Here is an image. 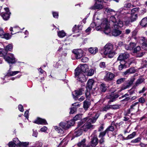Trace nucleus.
Masks as SVG:
<instances>
[{"mask_svg":"<svg viewBox=\"0 0 147 147\" xmlns=\"http://www.w3.org/2000/svg\"><path fill=\"white\" fill-rule=\"evenodd\" d=\"M94 21L95 22H92L90 24L91 27L94 28L96 26L95 29L97 31L104 29V32L105 34L111 35L109 23L106 18H103L101 20L97 18Z\"/></svg>","mask_w":147,"mask_h":147,"instance_id":"1","label":"nucleus"},{"mask_svg":"<svg viewBox=\"0 0 147 147\" xmlns=\"http://www.w3.org/2000/svg\"><path fill=\"white\" fill-rule=\"evenodd\" d=\"M90 115H92V114L89 113L88 117L84 118L83 119L81 120L80 122L78 123V128L80 127L82 124L84 123L86 121H87L86 123L81 127V128L83 130V131H86L89 129H91L94 128V126L91 124V123H94L98 118L99 115L98 114H96L94 117L92 118H89V117L90 116Z\"/></svg>","mask_w":147,"mask_h":147,"instance_id":"2","label":"nucleus"},{"mask_svg":"<svg viewBox=\"0 0 147 147\" xmlns=\"http://www.w3.org/2000/svg\"><path fill=\"white\" fill-rule=\"evenodd\" d=\"M103 53L109 58L113 57L115 54L113 45L110 43L107 44L104 47Z\"/></svg>","mask_w":147,"mask_h":147,"instance_id":"3","label":"nucleus"},{"mask_svg":"<svg viewBox=\"0 0 147 147\" xmlns=\"http://www.w3.org/2000/svg\"><path fill=\"white\" fill-rule=\"evenodd\" d=\"M128 13L127 12H124L123 14L124 21L127 26L131 22L136 21L138 17V14H131L130 17H128L127 15Z\"/></svg>","mask_w":147,"mask_h":147,"instance_id":"4","label":"nucleus"},{"mask_svg":"<svg viewBox=\"0 0 147 147\" xmlns=\"http://www.w3.org/2000/svg\"><path fill=\"white\" fill-rule=\"evenodd\" d=\"M78 69L75 70V77L77 80L81 82H85L86 79L85 75L82 72L78 71Z\"/></svg>","mask_w":147,"mask_h":147,"instance_id":"5","label":"nucleus"},{"mask_svg":"<svg viewBox=\"0 0 147 147\" xmlns=\"http://www.w3.org/2000/svg\"><path fill=\"white\" fill-rule=\"evenodd\" d=\"M74 124V120H70L69 121L61 122L59 123V126L63 129L66 130L69 128L71 126L73 125Z\"/></svg>","mask_w":147,"mask_h":147,"instance_id":"6","label":"nucleus"},{"mask_svg":"<svg viewBox=\"0 0 147 147\" xmlns=\"http://www.w3.org/2000/svg\"><path fill=\"white\" fill-rule=\"evenodd\" d=\"M115 16H112L110 18V20L115 24L117 22L118 18H123V13L122 12L121 10L118 11L116 13Z\"/></svg>","mask_w":147,"mask_h":147,"instance_id":"7","label":"nucleus"},{"mask_svg":"<svg viewBox=\"0 0 147 147\" xmlns=\"http://www.w3.org/2000/svg\"><path fill=\"white\" fill-rule=\"evenodd\" d=\"M4 57L5 61L9 63H13L15 62V58L12 53L6 54Z\"/></svg>","mask_w":147,"mask_h":147,"instance_id":"8","label":"nucleus"},{"mask_svg":"<svg viewBox=\"0 0 147 147\" xmlns=\"http://www.w3.org/2000/svg\"><path fill=\"white\" fill-rule=\"evenodd\" d=\"M115 77L114 74L110 72H107L104 77V80L106 82L111 81L113 80Z\"/></svg>","mask_w":147,"mask_h":147,"instance_id":"9","label":"nucleus"},{"mask_svg":"<svg viewBox=\"0 0 147 147\" xmlns=\"http://www.w3.org/2000/svg\"><path fill=\"white\" fill-rule=\"evenodd\" d=\"M13 142L19 147H27L28 143L26 142H20L17 138L13 139Z\"/></svg>","mask_w":147,"mask_h":147,"instance_id":"10","label":"nucleus"},{"mask_svg":"<svg viewBox=\"0 0 147 147\" xmlns=\"http://www.w3.org/2000/svg\"><path fill=\"white\" fill-rule=\"evenodd\" d=\"M96 2L94 6L90 8L92 9H101L103 8L102 5L101 3L102 0H95Z\"/></svg>","mask_w":147,"mask_h":147,"instance_id":"11","label":"nucleus"},{"mask_svg":"<svg viewBox=\"0 0 147 147\" xmlns=\"http://www.w3.org/2000/svg\"><path fill=\"white\" fill-rule=\"evenodd\" d=\"M76 69H78V71L82 72L84 74L88 71L89 68L87 65L84 64L81 65L80 66H78Z\"/></svg>","mask_w":147,"mask_h":147,"instance_id":"12","label":"nucleus"},{"mask_svg":"<svg viewBox=\"0 0 147 147\" xmlns=\"http://www.w3.org/2000/svg\"><path fill=\"white\" fill-rule=\"evenodd\" d=\"M133 52L137 54V56L138 57H142L144 54V52L141 51V47L139 46H137L134 48Z\"/></svg>","mask_w":147,"mask_h":147,"instance_id":"13","label":"nucleus"},{"mask_svg":"<svg viewBox=\"0 0 147 147\" xmlns=\"http://www.w3.org/2000/svg\"><path fill=\"white\" fill-rule=\"evenodd\" d=\"M129 57V55L127 53H121L120 55L118 58V60L123 61V60L127 59Z\"/></svg>","mask_w":147,"mask_h":147,"instance_id":"14","label":"nucleus"},{"mask_svg":"<svg viewBox=\"0 0 147 147\" xmlns=\"http://www.w3.org/2000/svg\"><path fill=\"white\" fill-rule=\"evenodd\" d=\"M135 79V78L134 77L131 78L130 80L128 81V85L125 86H123L122 87L121 90L128 88L132 84Z\"/></svg>","mask_w":147,"mask_h":147,"instance_id":"15","label":"nucleus"},{"mask_svg":"<svg viewBox=\"0 0 147 147\" xmlns=\"http://www.w3.org/2000/svg\"><path fill=\"white\" fill-rule=\"evenodd\" d=\"M34 122L38 124L46 125L47 124V122L45 119L40 118H37V119Z\"/></svg>","mask_w":147,"mask_h":147,"instance_id":"16","label":"nucleus"},{"mask_svg":"<svg viewBox=\"0 0 147 147\" xmlns=\"http://www.w3.org/2000/svg\"><path fill=\"white\" fill-rule=\"evenodd\" d=\"M73 52L77 59H80L83 56L82 52L81 50H75Z\"/></svg>","mask_w":147,"mask_h":147,"instance_id":"17","label":"nucleus"},{"mask_svg":"<svg viewBox=\"0 0 147 147\" xmlns=\"http://www.w3.org/2000/svg\"><path fill=\"white\" fill-rule=\"evenodd\" d=\"M84 91V89L83 88H81L78 90H76L75 91V93L76 95L75 96L72 93V95L74 98L76 100L77 99L78 97L77 96L79 95H81L82 94L83 92Z\"/></svg>","mask_w":147,"mask_h":147,"instance_id":"18","label":"nucleus"},{"mask_svg":"<svg viewBox=\"0 0 147 147\" xmlns=\"http://www.w3.org/2000/svg\"><path fill=\"white\" fill-rule=\"evenodd\" d=\"M117 125V124H115L114 122H112L111 124V125L107 127L104 132H105L106 134L107 132L109 131H113L114 130V126H116Z\"/></svg>","mask_w":147,"mask_h":147,"instance_id":"19","label":"nucleus"},{"mask_svg":"<svg viewBox=\"0 0 147 147\" xmlns=\"http://www.w3.org/2000/svg\"><path fill=\"white\" fill-rule=\"evenodd\" d=\"M118 96L117 95H114L113 94H110L107 96V98H109V100L108 101L109 102H113L116 100V99L117 98Z\"/></svg>","mask_w":147,"mask_h":147,"instance_id":"20","label":"nucleus"},{"mask_svg":"<svg viewBox=\"0 0 147 147\" xmlns=\"http://www.w3.org/2000/svg\"><path fill=\"white\" fill-rule=\"evenodd\" d=\"M136 45V44L134 42H131L129 45H125V47L127 50H131Z\"/></svg>","mask_w":147,"mask_h":147,"instance_id":"21","label":"nucleus"},{"mask_svg":"<svg viewBox=\"0 0 147 147\" xmlns=\"http://www.w3.org/2000/svg\"><path fill=\"white\" fill-rule=\"evenodd\" d=\"M19 72H20V71H11L10 70V69L8 71L7 75L5 76V78H7V76H14Z\"/></svg>","mask_w":147,"mask_h":147,"instance_id":"22","label":"nucleus"},{"mask_svg":"<svg viewBox=\"0 0 147 147\" xmlns=\"http://www.w3.org/2000/svg\"><path fill=\"white\" fill-rule=\"evenodd\" d=\"M105 132H100L99 135L98 136L99 138H100L99 140L100 143L102 144L104 142V137L105 136Z\"/></svg>","mask_w":147,"mask_h":147,"instance_id":"23","label":"nucleus"},{"mask_svg":"<svg viewBox=\"0 0 147 147\" xmlns=\"http://www.w3.org/2000/svg\"><path fill=\"white\" fill-rule=\"evenodd\" d=\"M89 52L93 55L95 54L98 51V49L96 47H90L88 49Z\"/></svg>","mask_w":147,"mask_h":147,"instance_id":"24","label":"nucleus"},{"mask_svg":"<svg viewBox=\"0 0 147 147\" xmlns=\"http://www.w3.org/2000/svg\"><path fill=\"white\" fill-rule=\"evenodd\" d=\"M80 129H76V131L74 133V136L75 137H78L82 134L83 130L81 128V127H80Z\"/></svg>","mask_w":147,"mask_h":147,"instance_id":"25","label":"nucleus"},{"mask_svg":"<svg viewBox=\"0 0 147 147\" xmlns=\"http://www.w3.org/2000/svg\"><path fill=\"white\" fill-rule=\"evenodd\" d=\"M10 14V13H1L0 15L4 20H7L9 18Z\"/></svg>","mask_w":147,"mask_h":147,"instance_id":"26","label":"nucleus"},{"mask_svg":"<svg viewBox=\"0 0 147 147\" xmlns=\"http://www.w3.org/2000/svg\"><path fill=\"white\" fill-rule=\"evenodd\" d=\"M94 82L93 80L92 79H89L88 81L87 86L86 88H87L88 89H89V90H90L92 88Z\"/></svg>","mask_w":147,"mask_h":147,"instance_id":"27","label":"nucleus"},{"mask_svg":"<svg viewBox=\"0 0 147 147\" xmlns=\"http://www.w3.org/2000/svg\"><path fill=\"white\" fill-rule=\"evenodd\" d=\"M121 33V31L118 29L114 30L112 33V35L115 36H118Z\"/></svg>","mask_w":147,"mask_h":147,"instance_id":"28","label":"nucleus"},{"mask_svg":"<svg viewBox=\"0 0 147 147\" xmlns=\"http://www.w3.org/2000/svg\"><path fill=\"white\" fill-rule=\"evenodd\" d=\"M136 71L133 68H130L124 72V74L126 75L128 74H132L135 73Z\"/></svg>","mask_w":147,"mask_h":147,"instance_id":"29","label":"nucleus"},{"mask_svg":"<svg viewBox=\"0 0 147 147\" xmlns=\"http://www.w3.org/2000/svg\"><path fill=\"white\" fill-rule=\"evenodd\" d=\"M98 143V140L96 136L94 137L92 140L91 143L94 146H96Z\"/></svg>","mask_w":147,"mask_h":147,"instance_id":"30","label":"nucleus"},{"mask_svg":"<svg viewBox=\"0 0 147 147\" xmlns=\"http://www.w3.org/2000/svg\"><path fill=\"white\" fill-rule=\"evenodd\" d=\"M147 24V18H144L142 19L140 22V24L142 27H145Z\"/></svg>","mask_w":147,"mask_h":147,"instance_id":"31","label":"nucleus"},{"mask_svg":"<svg viewBox=\"0 0 147 147\" xmlns=\"http://www.w3.org/2000/svg\"><path fill=\"white\" fill-rule=\"evenodd\" d=\"M121 18H118L117 22L115 24V25L119 27H122L123 26V22L121 20Z\"/></svg>","mask_w":147,"mask_h":147,"instance_id":"32","label":"nucleus"},{"mask_svg":"<svg viewBox=\"0 0 147 147\" xmlns=\"http://www.w3.org/2000/svg\"><path fill=\"white\" fill-rule=\"evenodd\" d=\"M85 139H84L80 142H79L78 144V145L79 147H86L85 144Z\"/></svg>","mask_w":147,"mask_h":147,"instance_id":"33","label":"nucleus"},{"mask_svg":"<svg viewBox=\"0 0 147 147\" xmlns=\"http://www.w3.org/2000/svg\"><path fill=\"white\" fill-rule=\"evenodd\" d=\"M144 79L142 78H138L136 82L135 83V86H137L139 84H141L144 80Z\"/></svg>","mask_w":147,"mask_h":147,"instance_id":"34","label":"nucleus"},{"mask_svg":"<svg viewBox=\"0 0 147 147\" xmlns=\"http://www.w3.org/2000/svg\"><path fill=\"white\" fill-rule=\"evenodd\" d=\"M123 61H121L120 63V65H119L118 67V69L119 70H121L124 68H126L127 66L126 63L124 64H123Z\"/></svg>","mask_w":147,"mask_h":147,"instance_id":"35","label":"nucleus"},{"mask_svg":"<svg viewBox=\"0 0 147 147\" xmlns=\"http://www.w3.org/2000/svg\"><path fill=\"white\" fill-rule=\"evenodd\" d=\"M57 34L59 37L62 38L65 36L66 33L63 30H61L57 32Z\"/></svg>","mask_w":147,"mask_h":147,"instance_id":"36","label":"nucleus"},{"mask_svg":"<svg viewBox=\"0 0 147 147\" xmlns=\"http://www.w3.org/2000/svg\"><path fill=\"white\" fill-rule=\"evenodd\" d=\"M55 129L57 132L58 133L61 134H63L64 133V131L60 128L59 127L57 126H55L54 127Z\"/></svg>","mask_w":147,"mask_h":147,"instance_id":"37","label":"nucleus"},{"mask_svg":"<svg viewBox=\"0 0 147 147\" xmlns=\"http://www.w3.org/2000/svg\"><path fill=\"white\" fill-rule=\"evenodd\" d=\"M12 48V45L11 44H9L5 48L4 51L7 52L8 51H11Z\"/></svg>","mask_w":147,"mask_h":147,"instance_id":"38","label":"nucleus"},{"mask_svg":"<svg viewBox=\"0 0 147 147\" xmlns=\"http://www.w3.org/2000/svg\"><path fill=\"white\" fill-rule=\"evenodd\" d=\"M105 11L107 13H109L112 14H113V13H115V11L114 10L109 8H105Z\"/></svg>","mask_w":147,"mask_h":147,"instance_id":"39","label":"nucleus"},{"mask_svg":"<svg viewBox=\"0 0 147 147\" xmlns=\"http://www.w3.org/2000/svg\"><path fill=\"white\" fill-rule=\"evenodd\" d=\"M11 37V35H10L8 33H5L3 35V36L1 37V38H5L7 40H8L10 39Z\"/></svg>","mask_w":147,"mask_h":147,"instance_id":"40","label":"nucleus"},{"mask_svg":"<svg viewBox=\"0 0 147 147\" xmlns=\"http://www.w3.org/2000/svg\"><path fill=\"white\" fill-rule=\"evenodd\" d=\"M81 27V26L78 25L77 26L76 25H75L73 28V31L74 32H77L79 31V28L80 27Z\"/></svg>","mask_w":147,"mask_h":147,"instance_id":"41","label":"nucleus"},{"mask_svg":"<svg viewBox=\"0 0 147 147\" xmlns=\"http://www.w3.org/2000/svg\"><path fill=\"white\" fill-rule=\"evenodd\" d=\"M139 11V8H135L132 9L131 11V14H137V13Z\"/></svg>","mask_w":147,"mask_h":147,"instance_id":"42","label":"nucleus"},{"mask_svg":"<svg viewBox=\"0 0 147 147\" xmlns=\"http://www.w3.org/2000/svg\"><path fill=\"white\" fill-rule=\"evenodd\" d=\"M89 105L90 104L86 100L84 101L83 107L86 110L88 108Z\"/></svg>","mask_w":147,"mask_h":147,"instance_id":"43","label":"nucleus"},{"mask_svg":"<svg viewBox=\"0 0 147 147\" xmlns=\"http://www.w3.org/2000/svg\"><path fill=\"white\" fill-rule=\"evenodd\" d=\"M100 89L102 92H105L107 89V87L104 84H102L100 86Z\"/></svg>","mask_w":147,"mask_h":147,"instance_id":"44","label":"nucleus"},{"mask_svg":"<svg viewBox=\"0 0 147 147\" xmlns=\"http://www.w3.org/2000/svg\"><path fill=\"white\" fill-rule=\"evenodd\" d=\"M136 132H133L131 134L129 135L126 138L127 139H131L136 136Z\"/></svg>","mask_w":147,"mask_h":147,"instance_id":"45","label":"nucleus"},{"mask_svg":"<svg viewBox=\"0 0 147 147\" xmlns=\"http://www.w3.org/2000/svg\"><path fill=\"white\" fill-rule=\"evenodd\" d=\"M42 145V143L39 141L36 142L33 146L34 147H41Z\"/></svg>","mask_w":147,"mask_h":147,"instance_id":"46","label":"nucleus"},{"mask_svg":"<svg viewBox=\"0 0 147 147\" xmlns=\"http://www.w3.org/2000/svg\"><path fill=\"white\" fill-rule=\"evenodd\" d=\"M86 91L85 93L86 97L87 99H89L90 95V90L89 89H88L87 88H86Z\"/></svg>","mask_w":147,"mask_h":147,"instance_id":"47","label":"nucleus"},{"mask_svg":"<svg viewBox=\"0 0 147 147\" xmlns=\"http://www.w3.org/2000/svg\"><path fill=\"white\" fill-rule=\"evenodd\" d=\"M111 109L110 105H107L105 106L101 109L102 111H107L108 110Z\"/></svg>","mask_w":147,"mask_h":147,"instance_id":"48","label":"nucleus"},{"mask_svg":"<svg viewBox=\"0 0 147 147\" xmlns=\"http://www.w3.org/2000/svg\"><path fill=\"white\" fill-rule=\"evenodd\" d=\"M125 78H122L117 80L116 81V83L117 84H119L123 82L125 80Z\"/></svg>","mask_w":147,"mask_h":147,"instance_id":"49","label":"nucleus"},{"mask_svg":"<svg viewBox=\"0 0 147 147\" xmlns=\"http://www.w3.org/2000/svg\"><path fill=\"white\" fill-rule=\"evenodd\" d=\"M138 103V102H137L133 104L131 106L130 108L129 109V111H132L134 109H135V107L136 106V105H137Z\"/></svg>","mask_w":147,"mask_h":147,"instance_id":"50","label":"nucleus"},{"mask_svg":"<svg viewBox=\"0 0 147 147\" xmlns=\"http://www.w3.org/2000/svg\"><path fill=\"white\" fill-rule=\"evenodd\" d=\"M111 109H118L119 108L120 106L118 105H110Z\"/></svg>","mask_w":147,"mask_h":147,"instance_id":"51","label":"nucleus"},{"mask_svg":"<svg viewBox=\"0 0 147 147\" xmlns=\"http://www.w3.org/2000/svg\"><path fill=\"white\" fill-rule=\"evenodd\" d=\"M4 50L0 49V57L5 56L7 54V52L4 51Z\"/></svg>","mask_w":147,"mask_h":147,"instance_id":"52","label":"nucleus"},{"mask_svg":"<svg viewBox=\"0 0 147 147\" xmlns=\"http://www.w3.org/2000/svg\"><path fill=\"white\" fill-rule=\"evenodd\" d=\"M99 66L101 68H104L106 67L105 62H101L99 64Z\"/></svg>","mask_w":147,"mask_h":147,"instance_id":"53","label":"nucleus"},{"mask_svg":"<svg viewBox=\"0 0 147 147\" xmlns=\"http://www.w3.org/2000/svg\"><path fill=\"white\" fill-rule=\"evenodd\" d=\"M81 118V115L80 114L77 115H76L74 118L73 119H72V120H73L75 122V121H76L78 119H80Z\"/></svg>","mask_w":147,"mask_h":147,"instance_id":"54","label":"nucleus"},{"mask_svg":"<svg viewBox=\"0 0 147 147\" xmlns=\"http://www.w3.org/2000/svg\"><path fill=\"white\" fill-rule=\"evenodd\" d=\"M94 74V70L93 69H90L87 74V75L88 76H92Z\"/></svg>","mask_w":147,"mask_h":147,"instance_id":"55","label":"nucleus"},{"mask_svg":"<svg viewBox=\"0 0 147 147\" xmlns=\"http://www.w3.org/2000/svg\"><path fill=\"white\" fill-rule=\"evenodd\" d=\"M63 41H59L58 43L60 44H61L62 45V46H60L59 48L58 51H60L62 50V49L63 47L64 46V45L63 44Z\"/></svg>","mask_w":147,"mask_h":147,"instance_id":"56","label":"nucleus"},{"mask_svg":"<svg viewBox=\"0 0 147 147\" xmlns=\"http://www.w3.org/2000/svg\"><path fill=\"white\" fill-rule=\"evenodd\" d=\"M140 140V138H138L134 140H132L131 142L132 143H136L139 142Z\"/></svg>","mask_w":147,"mask_h":147,"instance_id":"57","label":"nucleus"},{"mask_svg":"<svg viewBox=\"0 0 147 147\" xmlns=\"http://www.w3.org/2000/svg\"><path fill=\"white\" fill-rule=\"evenodd\" d=\"M33 133L32 134V136L35 137H37L38 134L37 131V130H34V129H33Z\"/></svg>","mask_w":147,"mask_h":147,"instance_id":"58","label":"nucleus"},{"mask_svg":"<svg viewBox=\"0 0 147 147\" xmlns=\"http://www.w3.org/2000/svg\"><path fill=\"white\" fill-rule=\"evenodd\" d=\"M16 145L13 142H9L8 143L9 147H15Z\"/></svg>","mask_w":147,"mask_h":147,"instance_id":"59","label":"nucleus"},{"mask_svg":"<svg viewBox=\"0 0 147 147\" xmlns=\"http://www.w3.org/2000/svg\"><path fill=\"white\" fill-rule=\"evenodd\" d=\"M145 100L144 98L141 97L138 99V102H139L142 104L144 103L145 102Z\"/></svg>","mask_w":147,"mask_h":147,"instance_id":"60","label":"nucleus"},{"mask_svg":"<svg viewBox=\"0 0 147 147\" xmlns=\"http://www.w3.org/2000/svg\"><path fill=\"white\" fill-rule=\"evenodd\" d=\"M88 61V59L86 57H84L81 59V61L82 62L85 63L86 62Z\"/></svg>","mask_w":147,"mask_h":147,"instance_id":"61","label":"nucleus"},{"mask_svg":"<svg viewBox=\"0 0 147 147\" xmlns=\"http://www.w3.org/2000/svg\"><path fill=\"white\" fill-rule=\"evenodd\" d=\"M18 109L21 112H23L24 111L23 107V106L21 105H18Z\"/></svg>","mask_w":147,"mask_h":147,"instance_id":"62","label":"nucleus"},{"mask_svg":"<svg viewBox=\"0 0 147 147\" xmlns=\"http://www.w3.org/2000/svg\"><path fill=\"white\" fill-rule=\"evenodd\" d=\"M3 30L2 28L0 27V37L1 38V37L3 36V35L4 34Z\"/></svg>","mask_w":147,"mask_h":147,"instance_id":"63","label":"nucleus"},{"mask_svg":"<svg viewBox=\"0 0 147 147\" xmlns=\"http://www.w3.org/2000/svg\"><path fill=\"white\" fill-rule=\"evenodd\" d=\"M76 110V108L73 107V108H70V114H73Z\"/></svg>","mask_w":147,"mask_h":147,"instance_id":"64","label":"nucleus"}]
</instances>
